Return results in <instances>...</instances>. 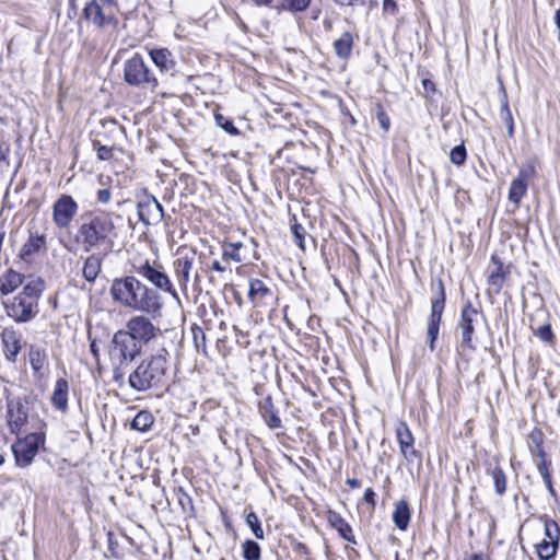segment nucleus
Listing matches in <instances>:
<instances>
[{
    "instance_id": "obj_50",
    "label": "nucleus",
    "mask_w": 560,
    "mask_h": 560,
    "mask_svg": "<svg viewBox=\"0 0 560 560\" xmlns=\"http://www.w3.org/2000/svg\"><path fill=\"white\" fill-rule=\"evenodd\" d=\"M396 2L394 0H383V10L394 13L396 11Z\"/></svg>"
},
{
    "instance_id": "obj_29",
    "label": "nucleus",
    "mask_w": 560,
    "mask_h": 560,
    "mask_svg": "<svg viewBox=\"0 0 560 560\" xmlns=\"http://www.w3.org/2000/svg\"><path fill=\"white\" fill-rule=\"evenodd\" d=\"M45 283L42 278L31 279L19 294L22 298L31 301L33 304L38 305V300L44 291Z\"/></svg>"
},
{
    "instance_id": "obj_21",
    "label": "nucleus",
    "mask_w": 560,
    "mask_h": 560,
    "mask_svg": "<svg viewBox=\"0 0 560 560\" xmlns=\"http://www.w3.org/2000/svg\"><path fill=\"white\" fill-rule=\"evenodd\" d=\"M194 258L189 256H180L174 261V270L176 280L182 290H187L190 280V271L192 269Z\"/></svg>"
},
{
    "instance_id": "obj_3",
    "label": "nucleus",
    "mask_w": 560,
    "mask_h": 560,
    "mask_svg": "<svg viewBox=\"0 0 560 560\" xmlns=\"http://www.w3.org/2000/svg\"><path fill=\"white\" fill-rule=\"evenodd\" d=\"M167 357L168 352L163 348L156 354L142 360L129 374V386L138 393L164 387L168 369Z\"/></svg>"
},
{
    "instance_id": "obj_14",
    "label": "nucleus",
    "mask_w": 560,
    "mask_h": 560,
    "mask_svg": "<svg viewBox=\"0 0 560 560\" xmlns=\"http://www.w3.org/2000/svg\"><path fill=\"white\" fill-rule=\"evenodd\" d=\"M139 220L144 225L158 224L164 217L162 205L153 196H148L138 203Z\"/></svg>"
},
{
    "instance_id": "obj_31",
    "label": "nucleus",
    "mask_w": 560,
    "mask_h": 560,
    "mask_svg": "<svg viewBox=\"0 0 560 560\" xmlns=\"http://www.w3.org/2000/svg\"><path fill=\"white\" fill-rule=\"evenodd\" d=\"M102 269V259L96 255H91L84 260L82 275L88 282H94Z\"/></svg>"
},
{
    "instance_id": "obj_23",
    "label": "nucleus",
    "mask_w": 560,
    "mask_h": 560,
    "mask_svg": "<svg viewBox=\"0 0 560 560\" xmlns=\"http://www.w3.org/2000/svg\"><path fill=\"white\" fill-rule=\"evenodd\" d=\"M68 381L65 378L57 380L50 397V401L52 406L61 412H66L68 410Z\"/></svg>"
},
{
    "instance_id": "obj_45",
    "label": "nucleus",
    "mask_w": 560,
    "mask_h": 560,
    "mask_svg": "<svg viewBox=\"0 0 560 560\" xmlns=\"http://www.w3.org/2000/svg\"><path fill=\"white\" fill-rule=\"evenodd\" d=\"M376 117L384 132H387L390 126V118L385 113L381 104L376 105Z\"/></svg>"
},
{
    "instance_id": "obj_58",
    "label": "nucleus",
    "mask_w": 560,
    "mask_h": 560,
    "mask_svg": "<svg viewBox=\"0 0 560 560\" xmlns=\"http://www.w3.org/2000/svg\"><path fill=\"white\" fill-rule=\"evenodd\" d=\"M544 482H545L546 487L548 488V490L550 491V493L553 494L555 489L552 486L551 477H548V479H544Z\"/></svg>"
},
{
    "instance_id": "obj_20",
    "label": "nucleus",
    "mask_w": 560,
    "mask_h": 560,
    "mask_svg": "<svg viewBox=\"0 0 560 560\" xmlns=\"http://www.w3.org/2000/svg\"><path fill=\"white\" fill-rule=\"evenodd\" d=\"M327 521H328L329 525L338 532L339 536L342 539H345L353 545L357 544V540L352 533L351 526L339 513L331 511V510L328 511Z\"/></svg>"
},
{
    "instance_id": "obj_39",
    "label": "nucleus",
    "mask_w": 560,
    "mask_h": 560,
    "mask_svg": "<svg viewBox=\"0 0 560 560\" xmlns=\"http://www.w3.org/2000/svg\"><path fill=\"white\" fill-rule=\"evenodd\" d=\"M242 547L245 560H260V547L256 541L247 539Z\"/></svg>"
},
{
    "instance_id": "obj_41",
    "label": "nucleus",
    "mask_w": 560,
    "mask_h": 560,
    "mask_svg": "<svg viewBox=\"0 0 560 560\" xmlns=\"http://www.w3.org/2000/svg\"><path fill=\"white\" fill-rule=\"evenodd\" d=\"M291 231L294 236V242L301 249H304V238L306 235V231L303 225L299 224L296 221L291 225Z\"/></svg>"
},
{
    "instance_id": "obj_57",
    "label": "nucleus",
    "mask_w": 560,
    "mask_h": 560,
    "mask_svg": "<svg viewBox=\"0 0 560 560\" xmlns=\"http://www.w3.org/2000/svg\"><path fill=\"white\" fill-rule=\"evenodd\" d=\"M347 485L352 488V489H355V488H359L360 487V480L355 479V478H351V479H347Z\"/></svg>"
},
{
    "instance_id": "obj_47",
    "label": "nucleus",
    "mask_w": 560,
    "mask_h": 560,
    "mask_svg": "<svg viewBox=\"0 0 560 560\" xmlns=\"http://www.w3.org/2000/svg\"><path fill=\"white\" fill-rule=\"evenodd\" d=\"M112 191L109 188L98 189L96 192V200L101 205H106L110 201Z\"/></svg>"
},
{
    "instance_id": "obj_15",
    "label": "nucleus",
    "mask_w": 560,
    "mask_h": 560,
    "mask_svg": "<svg viewBox=\"0 0 560 560\" xmlns=\"http://www.w3.org/2000/svg\"><path fill=\"white\" fill-rule=\"evenodd\" d=\"M396 436L401 455L407 462H413L420 456L415 448V438L406 422H399L396 425Z\"/></svg>"
},
{
    "instance_id": "obj_7",
    "label": "nucleus",
    "mask_w": 560,
    "mask_h": 560,
    "mask_svg": "<svg viewBox=\"0 0 560 560\" xmlns=\"http://www.w3.org/2000/svg\"><path fill=\"white\" fill-rule=\"evenodd\" d=\"M2 305L5 314L15 323H28L38 314L37 304H33L19 293L12 298L2 299Z\"/></svg>"
},
{
    "instance_id": "obj_59",
    "label": "nucleus",
    "mask_w": 560,
    "mask_h": 560,
    "mask_svg": "<svg viewBox=\"0 0 560 560\" xmlns=\"http://www.w3.org/2000/svg\"><path fill=\"white\" fill-rule=\"evenodd\" d=\"M273 0H253V2L258 7H267L269 5Z\"/></svg>"
},
{
    "instance_id": "obj_60",
    "label": "nucleus",
    "mask_w": 560,
    "mask_h": 560,
    "mask_svg": "<svg viewBox=\"0 0 560 560\" xmlns=\"http://www.w3.org/2000/svg\"><path fill=\"white\" fill-rule=\"evenodd\" d=\"M465 560H488V557L482 553H479V555H472L471 557L466 558Z\"/></svg>"
},
{
    "instance_id": "obj_8",
    "label": "nucleus",
    "mask_w": 560,
    "mask_h": 560,
    "mask_svg": "<svg viewBox=\"0 0 560 560\" xmlns=\"http://www.w3.org/2000/svg\"><path fill=\"white\" fill-rule=\"evenodd\" d=\"M445 290L441 280L438 282V294L431 301V314L428 319V341L431 350H434V342L438 339L442 314L445 307Z\"/></svg>"
},
{
    "instance_id": "obj_61",
    "label": "nucleus",
    "mask_w": 560,
    "mask_h": 560,
    "mask_svg": "<svg viewBox=\"0 0 560 560\" xmlns=\"http://www.w3.org/2000/svg\"><path fill=\"white\" fill-rule=\"evenodd\" d=\"M341 5H353L358 0H334Z\"/></svg>"
},
{
    "instance_id": "obj_43",
    "label": "nucleus",
    "mask_w": 560,
    "mask_h": 560,
    "mask_svg": "<svg viewBox=\"0 0 560 560\" xmlns=\"http://www.w3.org/2000/svg\"><path fill=\"white\" fill-rule=\"evenodd\" d=\"M215 121H217L218 126H220L228 133H230L232 136L238 135L237 128L233 125V122L230 119L225 118L223 115L217 114Z\"/></svg>"
},
{
    "instance_id": "obj_17",
    "label": "nucleus",
    "mask_w": 560,
    "mask_h": 560,
    "mask_svg": "<svg viewBox=\"0 0 560 560\" xmlns=\"http://www.w3.org/2000/svg\"><path fill=\"white\" fill-rule=\"evenodd\" d=\"M478 317V311L472 307L471 303L468 301L462 310L459 329L462 332L463 343L468 348H472V335L475 332L474 323Z\"/></svg>"
},
{
    "instance_id": "obj_37",
    "label": "nucleus",
    "mask_w": 560,
    "mask_h": 560,
    "mask_svg": "<svg viewBox=\"0 0 560 560\" xmlns=\"http://www.w3.org/2000/svg\"><path fill=\"white\" fill-rule=\"evenodd\" d=\"M152 424V413L150 411L142 410L138 412L137 416L133 418L131 422V428L140 432H145L151 428Z\"/></svg>"
},
{
    "instance_id": "obj_27",
    "label": "nucleus",
    "mask_w": 560,
    "mask_h": 560,
    "mask_svg": "<svg viewBox=\"0 0 560 560\" xmlns=\"http://www.w3.org/2000/svg\"><path fill=\"white\" fill-rule=\"evenodd\" d=\"M8 418H9V424H10L12 431L19 430L25 423V421L27 419V413L25 411L24 406L19 401L9 402Z\"/></svg>"
},
{
    "instance_id": "obj_63",
    "label": "nucleus",
    "mask_w": 560,
    "mask_h": 560,
    "mask_svg": "<svg viewBox=\"0 0 560 560\" xmlns=\"http://www.w3.org/2000/svg\"><path fill=\"white\" fill-rule=\"evenodd\" d=\"M190 503L191 500L190 498L186 494V493H183V498H179V503L185 506V503Z\"/></svg>"
},
{
    "instance_id": "obj_46",
    "label": "nucleus",
    "mask_w": 560,
    "mask_h": 560,
    "mask_svg": "<svg viewBox=\"0 0 560 560\" xmlns=\"http://www.w3.org/2000/svg\"><path fill=\"white\" fill-rule=\"evenodd\" d=\"M537 336L545 342H552L553 340V332L549 325L540 326L537 329Z\"/></svg>"
},
{
    "instance_id": "obj_38",
    "label": "nucleus",
    "mask_w": 560,
    "mask_h": 560,
    "mask_svg": "<svg viewBox=\"0 0 560 560\" xmlns=\"http://www.w3.org/2000/svg\"><path fill=\"white\" fill-rule=\"evenodd\" d=\"M312 0H280V8L291 13L304 12Z\"/></svg>"
},
{
    "instance_id": "obj_18",
    "label": "nucleus",
    "mask_w": 560,
    "mask_h": 560,
    "mask_svg": "<svg viewBox=\"0 0 560 560\" xmlns=\"http://www.w3.org/2000/svg\"><path fill=\"white\" fill-rule=\"evenodd\" d=\"M149 56L162 73L174 74L176 61L167 48H153L149 51Z\"/></svg>"
},
{
    "instance_id": "obj_44",
    "label": "nucleus",
    "mask_w": 560,
    "mask_h": 560,
    "mask_svg": "<svg viewBox=\"0 0 560 560\" xmlns=\"http://www.w3.org/2000/svg\"><path fill=\"white\" fill-rule=\"evenodd\" d=\"M93 148L97 152V158L100 160L106 161L112 159L113 148L102 144L98 140L93 141Z\"/></svg>"
},
{
    "instance_id": "obj_12",
    "label": "nucleus",
    "mask_w": 560,
    "mask_h": 560,
    "mask_svg": "<svg viewBox=\"0 0 560 560\" xmlns=\"http://www.w3.org/2000/svg\"><path fill=\"white\" fill-rule=\"evenodd\" d=\"M136 271L139 276H141L147 281L155 285L158 289L168 292L173 298L178 300V294L176 290L173 288V284L171 283L168 276L164 273L161 269L150 265L149 261H144L143 264L136 268Z\"/></svg>"
},
{
    "instance_id": "obj_35",
    "label": "nucleus",
    "mask_w": 560,
    "mask_h": 560,
    "mask_svg": "<svg viewBox=\"0 0 560 560\" xmlns=\"http://www.w3.org/2000/svg\"><path fill=\"white\" fill-rule=\"evenodd\" d=\"M262 415H264V418L268 424L269 428L271 429H278V428H281V419L279 418V416L277 415V412L275 411V408H273V405H272V401H271V398L268 397L265 402H264V406H262Z\"/></svg>"
},
{
    "instance_id": "obj_25",
    "label": "nucleus",
    "mask_w": 560,
    "mask_h": 560,
    "mask_svg": "<svg viewBox=\"0 0 560 560\" xmlns=\"http://www.w3.org/2000/svg\"><path fill=\"white\" fill-rule=\"evenodd\" d=\"M392 518L398 529L406 530L408 528L411 511L406 500L401 499L395 503Z\"/></svg>"
},
{
    "instance_id": "obj_36",
    "label": "nucleus",
    "mask_w": 560,
    "mask_h": 560,
    "mask_svg": "<svg viewBox=\"0 0 560 560\" xmlns=\"http://www.w3.org/2000/svg\"><path fill=\"white\" fill-rule=\"evenodd\" d=\"M243 247V244L237 243H224L222 245V259L224 261L233 260L235 262H242L243 257L240 254V249Z\"/></svg>"
},
{
    "instance_id": "obj_19",
    "label": "nucleus",
    "mask_w": 560,
    "mask_h": 560,
    "mask_svg": "<svg viewBox=\"0 0 560 560\" xmlns=\"http://www.w3.org/2000/svg\"><path fill=\"white\" fill-rule=\"evenodd\" d=\"M1 339L7 359L14 362L21 350V336L13 328H4Z\"/></svg>"
},
{
    "instance_id": "obj_5",
    "label": "nucleus",
    "mask_w": 560,
    "mask_h": 560,
    "mask_svg": "<svg viewBox=\"0 0 560 560\" xmlns=\"http://www.w3.org/2000/svg\"><path fill=\"white\" fill-rule=\"evenodd\" d=\"M124 80L131 86L151 91H154L159 85L158 79L139 54H135L125 61Z\"/></svg>"
},
{
    "instance_id": "obj_51",
    "label": "nucleus",
    "mask_w": 560,
    "mask_h": 560,
    "mask_svg": "<svg viewBox=\"0 0 560 560\" xmlns=\"http://www.w3.org/2000/svg\"><path fill=\"white\" fill-rule=\"evenodd\" d=\"M532 453L534 456L538 457L540 460H546V453H545L544 448L541 447V445L537 444V448L535 447L534 450H532Z\"/></svg>"
},
{
    "instance_id": "obj_33",
    "label": "nucleus",
    "mask_w": 560,
    "mask_h": 560,
    "mask_svg": "<svg viewBox=\"0 0 560 560\" xmlns=\"http://www.w3.org/2000/svg\"><path fill=\"white\" fill-rule=\"evenodd\" d=\"M492 262L495 268L490 272L488 283L495 292H499L503 285L505 273L502 264L494 256H492Z\"/></svg>"
},
{
    "instance_id": "obj_40",
    "label": "nucleus",
    "mask_w": 560,
    "mask_h": 560,
    "mask_svg": "<svg viewBox=\"0 0 560 560\" xmlns=\"http://www.w3.org/2000/svg\"><path fill=\"white\" fill-rule=\"evenodd\" d=\"M246 524L252 529L253 534L257 539H264L265 534L260 525L259 518L255 512H249L246 515Z\"/></svg>"
},
{
    "instance_id": "obj_16",
    "label": "nucleus",
    "mask_w": 560,
    "mask_h": 560,
    "mask_svg": "<svg viewBox=\"0 0 560 560\" xmlns=\"http://www.w3.org/2000/svg\"><path fill=\"white\" fill-rule=\"evenodd\" d=\"M533 174L534 167H522L517 177L512 180L509 189V200L514 203L515 207H518L521 200L526 195L528 180Z\"/></svg>"
},
{
    "instance_id": "obj_6",
    "label": "nucleus",
    "mask_w": 560,
    "mask_h": 560,
    "mask_svg": "<svg viewBox=\"0 0 560 560\" xmlns=\"http://www.w3.org/2000/svg\"><path fill=\"white\" fill-rule=\"evenodd\" d=\"M121 330L129 335L138 345L150 343L161 332V329L145 315L132 316L127 320L126 328Z\"/></svg>"
},
{
    "instance_id": "obj_9",
    "label": "nucleus",
    "mask_w": 560,
    "mask_h": 560,
    "mask_svg": "<svg viewBox=\"0 0 560 560\" xmlns=\"http://www.w3.org/2000/svg\"><path fill=\"white\" fill-rule=\"evenodd\" d=\"M44 443V439L36 433L26 435L24 439L16 441L12 445L16 465L26 467L31 465L38 453L39 445Z\"/></svg>"
},
{
    "instance_id": "obj_11",
    "label": "nucleus",
    "mask_w": 560,
    "mask_h": 560,
    "mask_svg": "<svg viewBox=\"0 0 560 560\" xmlns=\"http://www.w3.org/2000/svg\"><path fill=\"white\" fill-rule=\"evenodd\" d=\"M113 8L105 4L101 5L96 0H92L83 9V15L96 27L116 26L118 20L114 14Z\"/></svg>"
},
{
    "instance_id": "obj_32",
    "label": "nucleus",
    "mask_w": 560,
    "mask_h": 560,
    "mask_svg": "<svg viewBox=\"0 0 560 560\" xmlns=\"http://www.w3.org/2000/svg\"><path fill=\"white\" fill-rule=\"evenodd\" d=\"M270 289L260 279L249 280L248 296L255 304L260 303L266 296L270 295Z\"/></svg>"
},
{
    "instance_id": "obj_48",
    "label": "nucleus",
    "mask_w": 560,
    "mask_h": 560,
    "mask_svg": "<svg viewBox=\"0 0 560 560\" xmlns=\"http://www.w3.org/2000/svg\"><path fill=\"white\" fill-rule=\"evenodd\" d=\"M537 469L542 479H548V477H551L549 472V463H547V460H539L537 463Z\"/></svg>"
},
{
    "instance_id": "obj_52",
    "label": "nucleus",
    "mask_w": 560,
    "mask_h": 560,
    "mask_svg": "<svg viewBox=\"0 0 560 560\" xmlns=\"http://www.w3.org/2000/svg\"><path fill=\"white\" fill-rule=\"evenodd\" d=\"M90 350H91L94 359L98 361V359H100V348H98V346L96 343V340H92L91 341Z\"/></svg>"
},
{
    "instance_id": "obj_4",
    "label": "nucleus",
    "mask_w": 560,
    "mask_h": 560,
    "mask_svg": "<svg viewBox=\"0 0 560 560\" xmlns=\"http://www.w3.org/2000/svg\"><path fill=\"white\" fill-rule=\"evenodd\" d=\"M141 353V346L135 342L132 338L118 330L114 334L108 354L113 365V381L116 384L125 383V369L136 360Z\"/></svg>"
},
{
    "instance_id": "obj_30",
    "label": "nucleus",
    "mask_w": 560,
    "mask_h": 560,
    "mask_svg": "<svg viewBox=\"0 0 560 560\" xmlns=\"http://www.w3.org/2000/svg\"><path fill=\"white\" fill-rule=\"evenodd\" d=\"M353 35L350 32H343L334 43L335 54L341 59H348L353 47Z\"/></svg>"
},
{
    "instance_id": "obj_62",
    "label": "nucleus",
    "mask_w": 560,
    "mask_h": 560,
    "mask_svg": "<svg viewBox=\"0 0 560 560\" xmlns=\"http://www.w3.org/2000/svg\"><path fill=\"white\" fill-rule=\"evenodd\" d=\"M532 440H533V442L535 443V447L537 448V443H538V445H540V444H541L540 433H538V434H533V435H532Z\"/></svg>"
},
{
    "instance_id": "obj_55",
    "label": "nucleus",
    "mask_w": 560,
    "mask_h": 560,
    "mask_svg": "<svg viewBox=\"0 0 560 560\" xmlns=\"http://www.w3.org/2000/svg\"><path fill=\"white\" fill-rule=\"evenodd\" d=\"M422 85L427 92L434 91V83L429 79L422 80Z\"/></svg>"
},
{
    "instance_id": "obj_56",
    "label": "nucleus",
    "mask_w": 560,
    "mask_h": 560,
    "mask_svg": "<svg viewBox=\"0 0 560 560\" xmlns=\"http://www.w3.org/2000/svg\"><path fill=\"white\" fill-rule=\"evenodd\" d=\"M555 24L558 30V39L560 42V9H558L555 13Z\"/></svg>"
},
{
    "instance_id": "obj_13",
    "label": "nucleus",
    "mask_w": 560,
    "mask_h": 560,
    "mask_svg": "<svg viewBox=\"0 0 560 560\" xmlns=\"http://www.w3.org/2000/svg\"><path fill=\"white\" fill-rule=\"evenodd\" d=\"M559 547V527L555 521L545 522V538L536 545V551L540 560H550L556 556Z\"/></svg>"
},
{
    "instance_id": "obj_28",
    "label": "nucleus",
    "mask_w": 560,
    "mask_h": 560,
    "mask_svg": "<svg viewBox=\"0 0 560 560\" xmlns=\"http://www.w3.org/2000/svg\"><path fill=\"white\" fill-rule=\"evenodd\" d=\"M28 360L36 376H43L47 366V353L44 349L32 346L28 351Z\"/></svg>"
},
{
    "instance_id": "obj_64",
    "label": "nucleus",
    "mask_w": 560,
    "mask_h": 560,
    "mask_svg": "<svg viewBox=\"0 0 560 560\" xmlns=\"http://www.w3.org/2000/svg\"><path fill=\"white\" fill-rule=\"evenodd\" d=\"M105 5L116 7L117 0H102Z\"/></svg>"
},
{
    "instance_id": "obj_42",
    "label": "nucleus",
    "mask_w": 560,
    "mask_h": 560,
    "mask_svg": "<svg viewBox=\"0 0 560 560\" xmlns=\"http://www.w3.org/2000/svg\"><path fill=\"white\" fill-rule=\"evenodd\" d=\"M466 149L465 147L462 144V145H456L455 148L452 149L451 153H450V160L452 163L456 164V165H462L464 164L465 160H466Z\"/></svg>"
},
{
    "instance_id": "obj_53",
    "label": "nucleus",
    "mask_w": 560,
    "mask_h": 560,
    "mask_svg": "<svg viewBox=\"0 0 560 560\" xmlns=\"http://www.w3.org/2000/svg\"><path fill=\"white\" fill-rule=\"evenodd\" d=\"M210 268H211V270L217 271V272H223L226 270V267L224 265H222L219 260H214Z\"/></svg>"
},
{
    "instance_id": "obj_49",
    "label": "nucleus",
    "mask_w": 560,
    "mask_h": 560,
    "mask_svg": "<svg viewBox=\"0 0 560 560\" xmlns=\"http://www.w3.org/2000/svg\"><path fill=\"white\" fill-rule=\"evenodd\" d=\"M375 497L376 493L372 488H368L364 492V501L371 506L373 510L375 508Z\"/></svg>"
},
{
    "instance_id": "obj_10",
    "label": "nucleus",
    "mask_w": 560,
    "mask_h": 560,
    "mask_svg": "<svg viewBox=\"0 0 560 560\" xmlns=\"http://www.w3.org/2000/svg\"><path fill=\"white\" fill-rule=\"evenodd\" d=\"M79 206L69 195H62L52 206V220L57 228L68 229L77 215Z\"/></svg>"
},
{
    "instance_id": "obj_2",
    "label": "nucleus",
    "mask_w": 560,
    "mask_h": 560,
    "mask_svg": "<svg viewBox=\"0 0 560 560\" xmlns=\"http://www.w3.org/2000/svg\"><path fill=\"white\" fill-rule=\"evenodd\" d=\"M109 294L113 301L124 307L147 314L160 312L161 298L133 276L113 280Z\"/></svg>"
},
{
    "instance_id": "obj_26",
    "label": "nucleus",
    "mask_w": 560,
    "mask_h": 560,
    "mask_svg": "<svg viewBox=\"0 0 560 560\" xmlns=\"http://www.w3.org/2000/svg\"><path fill=\"white\" fill-rule=\"evenodd\" d=\"M45 246L46 237L44 235H31L26 243L21 247L19 257L24 261H28L34 254L44 249Z\"/></svg>"
},
{
    "instance_id": "obj_54",
    "label": "nucleus",
    "mask_w": 560,
    "mask_h": 560,
    "mask_svg": "<svg viewBox=\"0 0 560 560\" xmlns=\"http://www.w3.org/2000/svg\"><path fill=\"white\" fill-rule=\"evenodd\" d=\"M9 147L0 144V164L7 161Z\"/></svg>"
},
{
    "instance_id": "obj_22",
    "label": "nucleus",
    "mask_w": 560,
    "mask_h": 560,
    "mask_svg": "<svg viewBox=\"0 0 560 560\" xmlns=\"http://www.w3.org/2000/svg\"><path fill=\"white\" fill-rule=\"evenodd\" d=\"M498 83H499V90H500V94H501L500 117L506 127L508 136L510 138H512L514 136V118H513L512 112L509 107V100H508V93H506L505 86L500 77L498 78Z\"/></svg>"
},
{
    "instance_id": "obj_34",
    "label": "nucleus",
    "mask_w": 560,
    "mask_h": 560,
    "mask_svg": "<svg viewBox=\"0 0 560 560\" xmlns=\"http://www.w3.org/2000/svg\"><path fill=\"white\" fill-rule=\"evenodd\" d=\"M488 472L491 475L494 483V490L498 495H502L506 491V476L501 467L494 466L488 469Z\"/></svg>"
},
{
    "instance_id": "obj_1",
    "label": "nucleus",
    "mask_w": 560,
    "mask_h": 560,
    "mask_svg": "<svg viewBox=\"0 0 560 560\" xmlns=\"http://www.w3.org/2000/svg\"><path fill=\"white\" fill-rule=\"evenodd\" d=\"M116 220L121 215L105 210L88 211L80 217L74 240L84 252L101 247H112L117 237Z\"/></svg>"
},
{
    "instance_id": "obj_24",
    "label": "nucleus",
    "mask_w": 560,
    "mask_h": 560,
    "mask_svg": "<svg viewBox=\"0 0 560 560\" xmlns=\"http://www.w3.org/2000/svg\"><path fill=\"white\" fill-rule=\"evenodd\" d=\"M24 280V276L13 269H9L0 276V293L3 296L14 292Z\"/></svg>"
}]
</instances>
